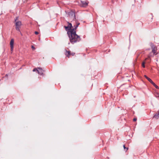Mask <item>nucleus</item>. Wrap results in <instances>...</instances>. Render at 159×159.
<instances>
[{
    "label": "nucleus",
    "mask_w": 159,
    "mask_h": 159,
    "mask_svg": "<svg viewBox=\"0 0 159 159\" xmlns=\"http://www.w3.org/2000/svg\"><path fill=\"white\" fill-rule=\"evenodd\" d=\"M71 15L73 16V20H75L76 18H75V12H71Z\"/></svg>",
    "instance_id": "10"
},
{
    "label": "nucleus",
    "mask_w": 159,
    "mask_h": 159,
    "mask_svg": "<svg viewBox=\"0 0 159 159\" xmlns=\"http://www.w3.org/2000/svg\"><path fill=\"white\" fill-rule=\"evenodd\" d=\"M74 28L72 29L70 32H67V35L69 38L70 43L74 44V43L80 42L81 40L80 36L76 34V30L78 26L74 25Z\"/></svg>",
    "instance_id": "1"
},
{
    "label": "nucleus",
    "mask_w": 159,
    "mask_h": 159,
    "mask_svg": "<svg viewBox=\"0 0 159 159\" xmlns=\"http://www.w3.org/2000/svg\"><path fill=\"white\" fill-rule=\"evenodd\" d=\"M65 55L67 57L69 58L70 57V56L71 55V52L70 51H68L66 50V52L65 53Z\"/></svg>",
    "instance_id": "8"
},
{
    "label": "nucleus",
    "mask_w": 159,
    "mask_h": 159,
    "mask_svg": "<svg viewBox=\"0 0 159 159\" xmlns=\"http://www.w3.org/2000/svg\"><path fill=\"white\" fill-rule=\"evenodd\" d=\"M76 25L78 26H78L80 24V23L77 22H76Z\"/></svg>",
    "instance_id": "17"
},
{
    "label": "nucleus",
    "mask_w": 159,
    "mask_h": 159,
    "mask_svg": "<svg viewBox=\"0 0 159 159\" xmlns=\"http://www.w3.org/2000/svg\"><path fill=\"white\" fill-rule=\"evenodd\" d=\"M38 70H37L38 73L40 75L43 76H44V75L43 73V72L44 71L41 68L38 67Z\"/></svg>",
    "instance_id": "6"
},
{
    "label": "nucleus",
    "mask_w": 159,
    "mask_h": 159,
    "mask_svg": "<svg viewBox=\"0 0 159 159\" xmlns=\"http://www.w3.org/2000/svg\"><path fill=\"white\" fill-rule=\"evenodd\" d=\"M20 34L21 35H22V34L21 32H20Z\"/></svg>",
    "instance_id": "23"
},
{
    "label": "nucleus",
    "mask_w": 159,
    "mask_h": 159,
    "mask_svg": "<svg viewBox=\"0 0 159 159\" xmlns=\"http://www.w3.org/2000/svg\"><path fill=\"white\" fill-rule=\"evenodd\" d=\"M137 120V118H134L133 120V121H135Z\"/></svg>",
    "instance_id": "21"
},
{
    "label": "nucleus",
    "mask_w": 159,
    "mask_h": 159,
    "mask_svg": "<svg viewBox=\"0 0 159 159\" xmlns=\"http://www.w3.org/2000/svg\"><path fill=\"white\" fill-rule=\"evenodd\" d=\"M4 78H6V79H7L8 78V75L7 74H6L5 76L4 77Z\"/></svg>",
    "instance_id": "18"
},
{
    "label": "nucleus",
    "mask_w": 159,
    "mask_h": 159,
    "mask_svg": "<svg viewBox=\"0 0 159 159\" xmlns=\"http://www.w3.org/2000/svg\"><path fill=\"white\" fill-rule=\"evenodd\" d=\"M145 62H143L142 63V66L143 68L145 67Z\"/></svg>",
    "instance_id": "14"
},
{
    "label": "nucleus",
    "mask_w": 159,
    "mask_h": 159,
    "mask_svg": "<svg viewBox=\"0 0 159 159\" xmlns=\"http://www.w3.org/2000/svg\"><path fill=\"white\" fill-rule=\"evenodd\" d=\"M150 45L152 48V52L154 54L156 55V54H155V53L157 52V48L156 46L152 43H150Z\"/></svg>",
    "instance_id": "4"
},
{
    "label": "nucleus",
    "mask_w": 159,
    "mask_h": 159,
    "mask_svg": "<svg viewBox=\"0 0 159 159\" xmlns=\"http://www.w3.org/2000/svg\"><path fill=\"white\" fill-rule=\"evenodd\" d=\"M67 23L68 24V26H69L70 29H72V28H71L72 27V24L69 23V22H68Z\"/></svg>",
    "instance_id": "11"
},
{
    "label": "nucleus",
    "mask_w": 159,
    "mask_h": 159,
    "mask_svg": "<svg viewBox=\"0 0 159 159\" xmlns=\"http://www.w3.org/2000/svg\"><path fill=\"white\" fill-rule=\"evenodd\" d=\"M75 54V53L74 52H71V55H72V56H74Z\"/></svg>",
    "instance_id": "19"
},
{
    "label": "nucleus",
    "mask_w": 159,
    "mask_h": 159,
    "mask_svg": "<svg viewBox=\"0 0 159 159\" xmlns=\"http://www.w3.org/2000/svg\"><path fill=\"white\" fill-rule=\"evenodd\" d=\"M148 57H149V58H150V56H148Z\"/></svg>",
    "instance_id": "24"
},
{
    "label": "nucleus",
    "mask_w": 159,
    "mask_h": 159,
    "mask_svg": "<svg viewBox=\"0 0 159 159\" xmlns=\"http://www.w3.org/2000/svg\"><path fill=\"white\" fill-rule=\"evenodd\" d=\"M31 48L32 49H35V48L33 46H32Z\"/></svg>",
    "instance_id": "22"
},
{
    "label": "nucleus",
    "mask_w": 159,
    "mask_h": 159,
    "mask_svg": "<svg viewBox=\"0 0 159 159\" xmlns=\"http://www.w3.org/2000/svg\"><path fill=\"white\" fill-rule=\"evenodd\" d=\"M14 40L12 39L11 40L10 42V45L11 47V51H13L14 48Z\"/></svg>",
    "instance_id": "7"
},
{
    "label": "nucleus",
    "mask_w": 159,
    "mask_h": 159,
    "mask_svg": "<svg viewBox=\"0 0 159 159\" xmlns=\"http://www.w3.org/2000/svg\"><path fill=\"white\" fill-rule=\"evenodd\" d=\"M18 17H16L15 20V22L16 29L17 31L20 32V29L21 25V22L20 21H17Z\"/></svg>",
    "instance_id": "2"
},
{
    "label": "nucleus",
    "mask_w": 159,
    "mask_h": 159,
    "mask_svg": "<svg viewBox=\"0 0 159 159\" xmlns=\"http://www.w3.org/2000/svg\"><path fill=\"white\" fill-rule=\"evenodd\" d=\"M64 27L65 28L66 30L67 31V32L71 31L72 29H70L69 26H64Z\"/></svg>",
    "instance_id": "9"
},
{
    "label": "nucleus",
    "mask_w": 159,
    "mask_h": 159,
    "mask_svg": "<svg viewBox=\"0 0 159 159\" xmlns=\"http://www.w3.org/2000/svg\"><path fill=\"white\" fill-rule=\"evenodd\" d=\"M81 3L80 4V6L81 7H86L88 4V2L86 1H81Z\"/></svg>",
    "instance_id": "5"
},
{
    "label": "nucleus",
    "mask_w": 159,
    "mask_h": 159,
    "mask_svg": "<svg viewBox=\"0 0 159 159\" xmlns=\"http://www.w3.org/2000/svg\"><path fill=\"white\" fill-rule=\"evenodd\" d=\"M123 148H124V149L125 151H126L128 149V148H126L125 147V145H123Z\"/></svg>",
    "instance_id": "13"
},
{
    "label": "nucleus",
    "mask_w": 159,
    "mask_h": 159,
    "mask_svg": "<svg viewBox=\"0 0 159 159\" xmlns=\"http://www.w3.org/2000/svg\"><path fill=\"white\" fill-rule=\"evenodd\" d=\"M38 70V69H37L36 68H34L33 70V71L34 72H35V71H36L37 72V70Z\"/></svg>",
    "instance_id": "15"
},
{
    "label": "nucleus",
    "mask_w": 159,
    "mask_h": 159,
    "mask_svg": "<svg viewBox=\"0 0 159 159\" xmlns=\"http://www.w3.org/2000/svg\"><path fill=\"white\" fill-rule=\"evenodd\" d=\"M155 96L156 97L158 98L159 99V93H156L155 94Z\"/></svg>",
    "instance_id": "12"
},
{
    "label": "nucleus",
    "mask_w": 159,
    "mask_h": 159,
    "mask_svg": "<svg viewBox=\"0 0 159 159\" xmlns=\"http://www.w3.org/2000/svg\"><path fill=\"white\" fill-rule=\"evenodd\" d=\"M76 25L78 26H78L80 24V23L77 22H76Z\"/></svg>",
    "instance_id": "16"
},
{
    "label": "nucleus",
    "mask_w": 159,
    "mask_h": 159,
    "mask_svg": "<svg viewBox=\"0 0 159 159\" xmlns=\"http://www.w3.org/2000/svg\"><path fill=\"white\" fill-rule=\"evenodd\" d=\"M144 77L151 84H152L157 89H159V87L158 86L156 85L151 79L148 77L146 75H144Z\"/></svg>",
    "instance_id": "3"
},
{
    "label": "nucleus",
    "mask_w": 159,
    "mask_h": 159,
    "mask_svg": "<svg viewBox=\"0 0 159 159\" xmlns=\"http://www.w3.org/2000/svg\"><path fill=\"white\" fill-rule=\"evenodd\" d=\"M34 33L36 34H39V33L38 31H35Z\"/></svg>",
    "instance_id": "20"
}]
</instances>
